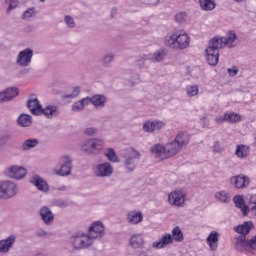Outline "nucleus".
<instances>
[{"label": "nucleus", "instance_id": "1", "mask_svg": "<svg viewBox=\"0 0 256 256\" xmlns=\"http://www.w3.org/2000/svg\"><path fill=\"white\" fill-rule=\"evenodd\" d=\"M191 43V38L186 32L177 31L166 36L165 45L171 49H187Z\"/></svg>", "mask_w": 256, "mask_h": 256}, {"label": "nucleus", "instance_id": "2", "mask_svg": "<svg viewBox=\"0 0 256 256\" xmlns=\"http://www.w3.org/2000/svg\"><path fill=\"white\" fill-rule=\"evenodd\" d=\"M72 171L73 157L67 154L60 156L58 165H56L53 169L54 175H58V177H69Z\"/></svg>", "mask_w": 256, "mask_h": 256}, {"label": "nucleus", "instance_id": "3", "mask_svg": "<svg viewBox=\"0 0 256 256\" xmlns=\"http://www.w3.org/2000/svg\"><path fill=\"white\" fill-rule=\"evenodd\" d=\"M19 193V186L11 180H0V201H9Z\"/></svg>", "mask_w": 256, "mask_h": 256}, {"label": "nucleus", "instance_id": "4", "mask_svg": "<svg viewBox=\"0 0 256 256\" xmlns=\"http://www.w3.org/2000/svg\"><path fill=\"white\" fill-rule=\"evenodd\" d=\"M69 243L75 251H81V249H89L93 243L91 242V238H89L87 233L84 232H76L74 233L70 239Z\"/></svg>", "mask_w": 256, "mask_h": 256}, {"label": "nucleus", "instance_id": "5", "mask_svg": "<svg viewBox=\"0 0 256 256\" xmlns=\"http://www.w3.org/2000/svg\"><path fill=\"white\" fill-rule=\"evenodd\" d=\"M237 39L238 37L235 31L230 30L225 37L215 36L212 38V41L216 43L220 49H223V47L233 49V47H237Z\"/></svg>", "mask_w": 256, "mask_h": 256}, {"label": "nucleus", "instance_id": "6", "mask_svg": "<svg viewBox=\"0 0 256 256\" xmlns=\"http://www.w3.org/2000/svg\"><path fill=\"white\" fill-rule=\"evenodd\" d=\"M105 142L99 138H90L84 141L82 144V151L88 153L89 155H97L103 151Z\"/></svg>", "mask_w": 256, "mask_h": 256}, {"label": "nucleus", "instance_id": "7", "mask_svg": "<svg viewBox=\"0 0 256 256\" xmlns=\"http://www.w3.org/2000/svg\"><path fill=\"white\" fill-rule=\"evenodd\" d=\"M88 238L92 242V244L97 241V239H103L105 237V225H103V222L96 221L91 224L88 228Z\"/></svg>", "mask_w": 256, "mask_h": 256}, {"label": "nucleus", "instance_id": "8", "mask_svg": "<svg viewBox=\"0 0 256 256\" xmlns=\"http://www.w3.org/2000/svg\"><path fill=\"white\" fill-rule=\"evenodd\" d=\"M141 161V153L133 148L126 150L124 165L128 171H135V167Z\"/></svg>", "mask_w": 256, "mask_h": 256}, {"label": "nucleus", "instance_id": "9", "mask_svg": "<svg viewBox=\"0 0 256 256\" xmlns=\"http://www.w3.org/2000/svg\"><path fill=\"white\" fill-rule=\"evenodd\" d=\"M219 49H221V47L211 39L205 50L207 62L213 67L219 63Z\"/></svg>", "mask_w": 256, "mask_h": 256}, {"label": "nucleus", "instance_id": "10", "mask_svg": "<svg viewBox=\"0 0 256 256\" xmlns=\"http://www.w3.org/2000/svg\"><path fill=\"white\" fill-rule=\"evenodd\" d=\"M31 61H33V49L31 48L21 50L16 57V65L18 67H29Z\"/></svg>", "mask_w": 256, "mask_h": 256}, {"label": "nucleus", "instance_id": "11", "mask_svg": "<svg viewBox=\"0 0 256 256\" xmlns=\"http://www.w3.org/2000/svg\"><path fill=\"white\" fill-rule=\"evenodd\" d=\"M4 175L9 179L20 181V179H24L25 175H27V169L18 165L9 166L4 170Z\"/></svg>", "mask_w": 256, "mask_h": 256}, {"label": "nucleus", "instance_id": "12", "mask_svg": "<svg viewBox=\"0 0 256 256\" xmlns=\"http://www.w3.org/2000/svg\"><path fill=\"white\" fill-rule=\"evenodd\" d=\"M113 166L109 162L97 164L94 168V175L96 177H111L113 175Z\"/></svg>", "mask_w": 256, "mask_h": 256}, {"label": "nucleus", "instance_id": "13", "mask_svg": "<svg viewBox=\"0 0 256 256\" xmlns=\"http://www.w3.org/2000/svg\"><path fill=\"white\" fill-rule=\"evenodd\" d=\"M168 203L174 207H185V193L175 190L168 194Z\"/></svg>", "mask_w": 256, "mask_h": 256}, {"label": "nucleus", "instance_id": "14", "mask_svg": "<svg viewBox=\"0 0 256 256\" xmlns=\"http://www.w3.org/2000/svg\"><path fill=\"white\" fill-rule=\"evenodd\" d=\"M249 183H251V180L244 174H239L230 178V184L235 187V189H246V187H249Z\"/></svg>", "mask_w": 256, "mask_h": 256}, {"label": "nucleus", "instance_id": "15", "mask_svg": "<svg viewBox=\"0 0 256 256\" xmlns=\"http://www.w3.org/2000/svg\"><path fill=\"white\" fill-rule=\"evenodd\" d=\"M86 101L91 103L95 109H103L107 103V97L103 94H95L92 97H86Z\"/></svg>", "mask_w": 256, "mask_h": 256}, {"label": "nucleus", "instance_id": "16", "mask_svg": "<svg viewBox=\"0 0 256 256\" xmlns=\"http://www.w3.org/2000/svg\"><path fill=\"white\" fill-rule=\"evenodd\" d=\"M163 127H165V123L163 121L148 120L143 124V131L145 133H155V131H161V129H163Z\"/></svg>", "mask_w": 256, "mask_h": 256}, {"label": "nucleus", "instance_id": "17", "mask_svg": "<svg viewBox=\"0 0 256 256\" xmlns=\"http://www.w3.org/2000/svg\"><path fill=\"white\" fill-rule=\"evenodd\" d=\"M27 107L32 115H41V109L43 108V106L41 105L39 99H37V96H35V94H32L29 97L27 101Z\"/></svg>", "mask_w": 256, "mask_h": 256}, {"label": "nucleus", "instance_id": "18", "mask_svg": "<svg viewBox=\"0 0 256 256\" xmlns=\"http://www.w3.org/2000/svg\"><path fill=\"white\" fill-rule=\"evenodd\" d=\"M235 249L241 253H247L251 251V240L248 241L246 236L237 237L235 242Z\"/></svg>", "mask_w": 256, "mask_h": 256}, {"label": "nucleus", "instance_id": "19", "mask_svg": "<svg viewBox=\"0 0 256 256\" xmlns=\"http://www.w3.org/2000/svg\"><path fill=\"white\" fill-rule=\"evenodd\" d=\"M30 183L31 185H34L38 191H42L43 193H47V191H49V184H47V181L39 175H33L30 178Z\"/></svg>", "mask_w": 256, "mask_h": 256}, {"label": "nucleus", "instance_id": "20", "mask_svg": "<svg viewBox=\"0 0 256 256\" xmlns=\"http://www.w3.org/2000/svg\"><path fill=\"white\" fill-rule=\"evenodd\" d=\"M59 113V106L51 104L40 110V115H44L46 119H55V117H59Z\"/></svg>", "mask_w": 256, "mask_h": 256}, {"label": "nucleus", "instance_id": "21", "mask_svg": "<svg viewBox=\"0 0 256 256\" xmlns=\"http://www.w3.org/2000/svg\"><path fill=\"white\" fill-rule=\"evenodd\" d=\"M15 241H17V236H15V234L0 240V253H9V251L13 249V245H15Z\"/></svg>", "mask_w": 256, "mask_h": 256}, {"label": "nucleus", "instance_id": "22", "mask_svg": "<svg viewBox=\"0 0 256 256\" xmlns=\"http://www.w3.org/2000/svg\"><path fill=\"white\" fill-rule=\"evenodd\" d=\"M129 245L132 249H143L145 236L142 233L133 234L129 239Z\"/></svg>", "mask_w": 256, "mask_h": 256}, {"label": "nucleus", "instance_id": "23", "mask_svg": "<svg viewBox=\"0 0 256 256\" xmlns=\"http://www.w3.org/2000/svg\"><path fill=\"white\" fill-rule=\"evenodd\" d=\"M173 243V236L169 233L164 234L158 241L152 243L153 249H165L167 245Z\"/></svg>", "mask_w": 256, "mask_h": 256}, {"label": "nucleus", "instance_id": "24", "mask_svg": "<svg viewBox=\"0 0 256 256\" xmlns=\"http://www.w3.org/2000/svg\"><path fill=\"white\" fill-rule=\"evenodd\" d=\"M126 221L130 225H139L143 223V213L141 211L132 210L126 214Z\"/></svg>", "mask_w": 256, "mask_h": 256}, {"label": "nucleus", "instance_id": "25", "mask_svg": "<svg viewBox=\"0 0 256 256\" xmlns=\"http://www.w3.org/2000/svg\"><path fill=\"white\" fill-rule=\"evenodd\" d=\"M40 217L45 225H52L55 221V215L47 206H44L39 211Z\"/></svg>", "mask_w": 256, "mask_h": 256}, {"label": "nucleus", "instance_id": "26", "mask_svg": "<svg viewBox=\"0 0 256 256\" xmlns=\"http://www.w3.org/2000/svg\"><path fill=\"white\" fill-rule=\"evenodd\" d=\"M210 251H217V247H219V234L217 231H212L206 239Z\"/></svg>", "mask_w": 256, "mask_h": 256}, {"label": "nucleus", "instance_id": "27", "mask_svg": "<svg viewBox=\"0 0 256 256\" xmlns=\"http://www.w3.org/2000/svg\"><path fill=\"white\" fill-rule=\"evenodd\" d=\"M234 205L237 209H240L244 216L249 215V206L245 205L243 196L237 195L233 198Z\"/></svg>", "mask_w": 256, "mask_h": 256}, {"label": "nucleus", "instance_id": "28", "mask_svg": "<svg viewBox=\"0 0 256 256\" xmlns=\"http://www.w3.org/2000/svg\"><path fill=\"white\" fill-rule=\"evenodd\" d=\"M7 93H12L11 96L5 94V91L0 92V103H5L7 101H13L17 95H19V88H7Z\"/></svg>", "mask_w": 256, "mask_h": 256}, {"label": "nucleus", "instance_id": "29", "mask_svg": "<svg viewBox=\"0 0 256 256\" xmlns=\"http://www.w3.org/2000/svg\"><path fill=\"white\" fill-rule=\"evenodd\" d=\"M190 139L191 138L189 137V134L185 132H180L176 135V137L174 138V141L179 145L181 149H185V147L189 145Z\"/></svg>", "mask_w": 256, "mask_h": 256}, {"label": "nucleus", "instance_id": "30", "mask_svg": "<svg viewBox=\"0 0 256 256\" xmlns=\"http://www.w3.org/2000/svg\"><path fill=\"white\" fill-rule=\"evenodd\" d=\"M151 153L155 155V157H160L165 159L167 157V146L166 144L163 146L161 144H155L150 149Z\"/></svg>", "mask_w": 256, "mask_h": 256}, {"label": "nucleus", "instance_id": "31", "mask_svg": "<svg viewBox=\"0 0 256 256\" xmlns=\"http://www.w3.org/2000/svg\"><path fill=\"white\" fill-rule=\"evenodd\" d=\"M251 148L245 144H240L236 146L235 155L238 159H247L249 157V153Z\"/></svg>", "mask_w": 256, "mask_h": 256}, {"label": "nucleus", "instance_id": "32", "mask_svg": "<svg viewBox=\"0 0 256 256\" xmlns=\"http://www.w3.org/2000/svg\"><path fill=\"white\" fill-rule=\"evenodd\" d=\"M182 148L176 143V141H172L166 144V157H175L177 153H180Z\"/></svg>", "mask_w": 256, "mask_h": 256}, {"label": "nucleus", "instance_id": "33", "mask_svg": "<svg viewBox=\"0 0 256 256\" xmlns=\"http://www.w3.org/2000/svg\"><path fill=\"white\" fill-rule=\"evenodd\" d=\"M253 227H254L253 222L248 221V222H244L242 225H238L234 227V231H236V233H239L240 235L245 237V235H249Z\"/></svg>", "mask_w": 256, "mask_h": 256}, {"label": "nucleus", "instance_id": "34", "mask_svg": "<svg viewBox=\"0 0 256 256\" xmlns=\"http://www.w3.org/2000/svg\"><path fill=\"white\" fill-rule=\"evenodd\" d=\"M17 124L19 127H31L33 125V117L29 114L22 113L17 119Z\"/></svg>", "mask_w": 256, "mask_h": 256}, {"label": "nucleus", "instance_id": "35", "mask_svg": "<svg viewBox=\"0 0 256 256\" xmlns=\"http://www.w3.org/2000/svg\"><path fill=\"white\" fill-rule=\"evenodd\" d=\"M165 57H167V50L160 49L150 54V61H153V63H161V61H165Z\"/></svg>", "mask_w": 256, "mask_h": 256}, {"label": "nucleus", "instance_id": "36", "mask_svg": "<svg viewBox=\"0 0 256 256\" xmlns=\"http://www.w3.org/2000/svg\"><path fill=\"white\" fill-rule=\"evenodd\" d=\"M37 145H39V139L37 138L27 139L22 143V149L23 151H29V149H35Z\"/></svg>", "mask_w": 256, "mask_h": 256}, {"label": "nucleus", "instance_id": "37", "mask_svg": "<svg viewBox=\"0 0 256 256\" xmlns=\"http://www.w3.org/2000/svg\"><path fill=\"white\" fill-rule=\"evenodd\" d=\"M199 4L202 11H213L216 7L215 1L213 0H199Z\"/></svg>", "mask_w": 256, "mask_h": 256}, {"label": "nucleus", "instance_id": "38", "mask_svg": "<svg viewBox=\"0 0 256 256\" xmlns=\"http://www.w3.org/2000/svg\"><path fill=\"white\" fill-rule=\"evenodd\" d=\"M88 102H87V98H83L80 101L75 102L71 109L72 111H74L75 113H78L79 111H83L85 109V107H87Z\"/></svg>", "mask_w": 256, "mask_h": 256}, {"label": "nucleus", "instance_id": "39", "mask_svg": "<svg viewBox=\"0 0 256 256\" xmlns=\"http://www.w3.org/2000/svg\"><path fill=\"white\" fill-rule=\"evenodd\" d=\"M215 199L220 201V203H229L231 201V196L225 190L219 191L215 193Z\"/></svg>", "mask_w": 256, "mask_h": 256}, {"label": "nucleus", "instance_id": "40", "mask_svg": "<svg viewBox=\"0 0 256 256\" xmlns=\"http://www.w3.org/2000/svg\"><path fill=\"white\" fill-rule=\"evenodd\" d=\"M172 243L173 241H176V243H181V241H183L184 237H183V232L181 231V228H179V226H176L173 230H172Z\"/></svg>", "mask_w": 256, "mask_h": 256}, {"label": "nucleus", "instance_id": "41", "mask_svg": "<svg viewBox=\"0 0 256 256\" xmlns=\"http://www.w3.org/2000/svg\"><path fill=\"white\" fill-rule=\"evenodd\" d=\"M224 119L228 123H237V121H241V116L237 113H226Z\"/></svg>", "mask_w": 256, "mask_h": 256}, {"label": "nucleus", "instance_id": "42", "mask_svg": "<svg viewBox=\"0 0 256 256\" xmlns=\"http://www.w3.org/2000/svg\"><path fill=\"white\" fill-rule=\"evenodd\" d=\"M105 156L107 157L108 161H112V163H117V161H119V158L117 157V154L113 148H109L105 153Z\"/></svg>", "mask_w": 256, "mask_h": 256}, {"label": "nucleus", "instance_id": "43", "mask_svg": "<svg viewBox=\"0 0 256 256\" xmlns=\"http://www.w3.org/2000/svg\"><path fill=\"white\" fill-rule=\"evenodd\" d=\"M223 151H225V146L221 142L215 141L212 145V153L219 154Z\"/></svg>", "mask_w": 256, "mask_h": 256}, {"label": "nucleus", "instance_id": "44", "mask_svg": "<svg viewBox=\"0 0 256 256\" xmlns=\"http://www.w3.org/2000/svg\"><path fill=\"white\" fill-rule=\"evenodd\" d=\"M186 93L188 97H195L199 95V87L197 85L187 86Z\"/></svg>", "mask_w": 256, "mask_h": 256}, {"label": "nucleus", "instance_id": "45", "mask_svg": "<svg viewBox=\"0 0 256 256\" xmlns=\"http://www.w3.org/2000/svg\"><path fill=\"white\" fill-rule=\"evenodd\" d=\"M34 15H37V11H35V8H28L21 16V19L24 21H28V19H31Z\"/></svg>", "mask_w": 256, "mask_h": 256}, {"label": "nucleus", "instance_id": "46", "mask_svg": "<svg viewBox=\"0 0 256 256\" xmlns=\"http://www.w3.org/2000/svg\"><path fill=\"white\" fill-rule=\"evenodd\" d=\"M5 3L8 4V8L6 10L8 15L13 11V9H17V7H19V0H6Z\"/></svg>", "mask_w": 256, "mask_h": 256}, {"label": "nucleus", "instance_id": "47", "mask_svg": "<svg viewBox=\"0 0 256 256\" xmlns=\"http://www.w3.org/2000/svg\"><path fill=\"white\" fill-rule=\"evenodd\" d=\"M79 93H81V87H75L71 93L65 94L62 98L64 99H75V97H79Z\"/></svg>", "mask_w": 256, "mask_h": 256}, {"label": "nucleus", "instance_id": "48", "mask_svg": "<svg viewBox=\"0 0 256 256\" xmlns=\"http://www.w3.org/2000/svg\"><path fill=\"white\" fill-rule=\"evenodd\" d=\"M113 59H115V55L113 53H108L105 54L102 57V63L103 65H105L106 67H109V65H111V63L113 62Z\"/></svg>", "mask_w": 256, "mask_h": 256}, {"label": "nucleus", "instance_id": "49", "mask_svg": "<svg viewBox=\"0 0 256 256\" xmlns=\"http://www.w3.org/2000/svg\"><path fill=\"white\" fill-rule=\"evenodd\" d=\"M64 22L67 25L68 29H75V20L70 15L64 17Z\"/></svg>", "mask_w": 256, "mask_h": 256}, {"label": "nucleus", "instance_id": "50", "mask_svg": "<svg viewBox=\"0 0 256 256\" xmlns=\"http://www.w3.org/2000/svg\"><path fill=\"white\" fill-rule=\"evenodd\" d=\"M175 21L176 23H185L187 21V13L185 12H179L175 15Z\"/></svg>", "mask_w": 256, "mask_h": 256}, {"label": "nucleus", "instance_id": "51", "mask_svg": "<svg viewBox=\"0 0 256 256\" xmlns=\"http://www.w3.org/2000/svg\"><path fill=\"white\" fill-rule=\"evenodd\" d=\"M98 130L93 127L86 128L84 130V135H87L88 137H93L94 135H97Z\"/></svg>", "mask_w": 256, "mask_h": 256}, {"label": "nucleus", "instance_id": "52", "mask_svg": "<svg viewBox=\"0 0 256 256\" xmlns=\"http://www.w3.org/2000/svg\"><path fill=\"white\" fill-rule=\"evenodd\" d=\"M54 205H55L56 207H61V208H63V207H69V203H68L67 201L61 200V199L55 200V201H54Z\"/></svg>", "mask_w": 256, "mask_h": 256}, {"label": "nucleus", "instance_id": "53", "mask_svg": "<svg viewBox=\"0 0 256 256\" xmlns=\"http://www.w3.org/2000/svg\"><path fill=\"white\" fill-rule=\"evenodd\" d=\"M37 237H51V233L46 232L44 229L40 228L36 231Z\"/></svg>", "mask_w": 256, "mask_h": 256}, {"label": "nucleus", "instance_id": "54", "mask_svg": "<svg viewBox=\"0 0 256 256\" xmlns=\"http://www.w3.org/2000/svg\"><path fill=\"white\" fill-rule=\"evenodd\" d=\"M227 72L230 75V77H235V75H237V73H239V68L237 66H234L232 68H228Z\"/></svg>", "mask_w": 256, "mask_h": 256}, {"label": "nucleus", "instance_id": "55", "mask_svg": "<svg viewBox=\"0 0 256 256\" xmlns=\"http://www.w3.org/2000/svg\"><path fill=\"white\" fill-rule=\"evenodd\" d=\"M256 251V235L250 239V251Z\"/></svg>", "mask_w": 256, "mask_h": 256}, {"label": "nucleus", "instance_id": "56", "mask_svg": "<svg viewBox=\"0 0 256 256\" xmlns=\"http://www.w3.org/2000/svg\"><path fill=\"white\" fill-rule=\"evenodd\" d=\"M214 121L217 125H222V123H225V114L223 116L216 117Z\"/></svg>", "mask_w": 256, "mask_h": 256}, {"label": "nucleus", "instance_id": "57", "mask_svg": "<svg viewBox=\"0 0 256 256\" xmlns=\"http://www.w3.org/2000/svg\"><path fill=\"white\" fill-rule=\"evenodd\" d=\"M9 139H11V136H9V135L0 136V141L3 145H5V143H7L9 141Z\"/></svg>", "mask_w": 256, "mask_h": 256}, {"label": "nucleus", "instance_id": "58", "mask_svg": "<svg viewBox=\"0 0 256 256\" xmlns=\"http://www.w3.org/2000/svg\"><path fill=\"white\" fill-rule=\"evenodd\" d=\"M29 71H30L29 68H23L22 70L19 71V75H27Z\"/></svg>", "mask_w": 256, "mask_h": 256}, {"label": "nucleus", "instance_id": "59", "mask_svg": "<svg viewBox=\"0 0 256 256\" xmlns=\"http://www.w3.org/2000/svg\"><path fill=\"white\" fill-rule=\"evenodd\" d=\"M250 203H252V205H256V194L252 195L249 199Z\"/></svg>", "mask_w": 256, "mask_h": 256}, {"label": "nucleus", "instance_id": "60", "mask_svg": "<svg viewBox=\"0 0 256 256\" xmlns=\"http://www.w3.org/2000/svg\"><path fill=\"white\" fill-rule=\"evenodd\" d=\"M137 256H149V254L147 253V251L142 250L138 252Z\"/></svg>", "mask_w": 256, "mask_h": 256}, {"label": "nucleus", "instance_id": "61", "mask_svg": "<svg viewBox=\"0 0 256 256\" xmlns=\"http://www.w3.org/2000/svg\"><path fill=\"white\" fill-rule=\"evenodd\" d=\"M58 191H67V186H61L58 188Z\"/></svg>", "mask_w": 256, "mask_h": 256}, {"label": "nucleus", "instance_id": "62", "mask_svg": "<svg viewBox=\"0 0 256 256\" xmlns=\"http://www.w3.org/2000/svg\"><path fill=\"white\" fill-rule=\"evenodd\" d=\"M4 93H5V95H7L8 97H11V95H12V93H11V92H7V89H6V90H4Z\"/></svg>", "mask_w": 256, "mask_h": 256}, {"label": "nucleus", "instance_id": "63", "mask_svg": "<svg viewBox=\"0 0 256 256\" xmlns=\"http://www.w3.org/2000/svg\"><path fill=\"white\" fill-rule=\"evenodd\" d=\"M251 211H253V213L256 215V205H254V206L251 208Z\"/></svg>", "mask_w": 256, "mask_h": 256}, {"label": "nucleus", "instance_id": "64", "mask_svg": "<svg viewBox=\"0 0 256 256\" xmlns=\"http://www.w3.org/2000/svg\"><path fill=\"white\" fill-rule=\"evenodd\" d=\"M157 3V0H150V5H155Z\"/></svg>", "mask_w": 256, "mask_h": 256}]
</instances>
